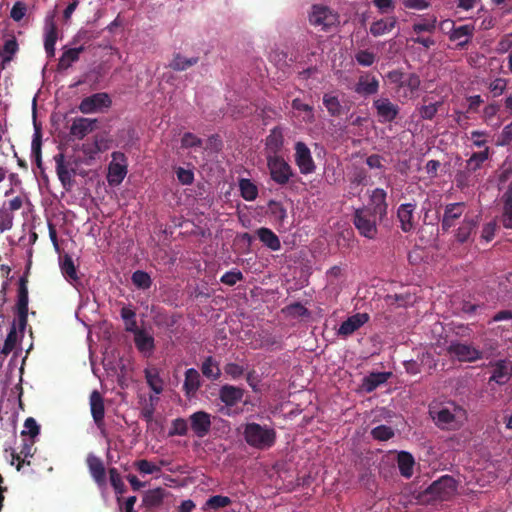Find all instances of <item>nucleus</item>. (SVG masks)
<instances>
[{"instance_id": "16", "label": "nucleus", "mask_w": 512, "mask_h": 512, "mask_svg": "<svg viewBox=\"0 0 512 512\" xmlns=\"http://www.w3.org/2000/svg\"><path fill=\"white\" fill-rule=\"evenodd\" d=\"M368 321L369 315L367 313H356L342 322L337 331V334L338 336L347 338L351 336L359 328H361Z\"/></svg>"}, {"instance_id": "48", "label": "nucleus", "mask_w": 512, "mask_h": 512, "mask_svg": "<svg viewBox=\"0 0 512 512\" xmlns=\"http://www.w3.org/2000/svg\"><path fill=\"white\" fill-rule=\"evenodd\" d=\"M109 478L111 486L113 487L114 491L118 495H123L126 493L127 488L124 484L121 475L119 474L118 470L116 468H110L109 469Z\"/></svg>"}, {"instance_id": "46", "label": "nucleus", "mask_w": 512, "mask_h": 512, "mask_svg": "<svg viewBox=\"0 0 512 512\" xmlns=\"http://www.w3.org/2000/svg\"><path fill=\"white\" fill-rule=\"evenodd\" d=\"M472 174L473 172L468 170L466 167L463 170L457 171L455 175L456 186L459 189H464L474 185Z\"/></svg>"}, {"instance_id": "52", "label": "nucleus", "mask_w": 512, "mask_h": 512, "mask_svg": "<svg viewBox=\"0 0 512 512\" xmlns=\"http://www.w3.org/2000/svg\"><path fill=\"white\" fill-rule=\"evenodd\" d=\"M354 59L360 66L370 67L375 63L376 55L369 50H358Z\"/></svg>"}, {"instance_id": "32", "label": "nucleus", "mask_w": 512, "mask_h": 512, "mask_svg": "<svg viewBox=\"0 0 512 512\" xmlns=\"http://www.w3.org/2000/svg\"><path fill=\"white\" fill-rule=\"evenodd\" d=\"M396 24L397 19L394 16L383 18L374 21L370 25L369 31L374 37H379L392 31L395 28Z\"/></svg>"}, {"instance_id": "15", "label": "nucleus", "mask_w": 512, "mask_h": 512, "mask_svg": "<svg viewBox=\"0 0 512 512\" xmlns=\"http://www.w3.org/2000/svg\"><path fill=\"white\" fill-rule=\"evenodd\" d=\"M379 86L380 82L378 78L369 72H365L359 76L354 91L362 97H368L378 93Z\"/></svg>"}, {"instance_id": "38", "label": "nucleus", "mask_w": 512, "mask_h": 512, "mask_svg": "<svg viewBox=\"0 0 512 512\" xmlns=\"http://www.w3.org/2000/svg\"><path fill=\"white\" fill-rule=\"evenodd\" d=\"M489 157L490 148L485 147V149L482 151L472 153L470 158L466 160L465 167L474 173L482 168L484 162H486L489 159Z\"/></svg>"}, {"instance_id": "33", "label": "nucleus", "mask_w": 512, "mask_h": 512, "mask_svg": "<svg viewBox=\"0 0 512 512\" xmlns=\"http://www.w3.org/2000/svg\"><path fill=\"white\" fill-rule=\"evenodd\" d=\"M85 50L84 46L70 48L63 52L58 62V70L64 71L72 66L73 63L77 62L80 58V54Z\"/></svg>"}, {"instance_id": "45", "label": "nucleus", "mask_w": 512, "mask_h": 512, "mask_svg": "<svg viewBox=\"0 0 512 512\" xmlns=\"http://www.w3.org/2000/svg\"><path fill=\"white\" fill-rule=\"evenodd\" d=\"M120 315L125 323V330L127 332L132 333V332L136 331L137 329H139L137 326V321H136V313L133 309L124 306V307H122V309L120 311Z\"/></svg>"}, {"instance_id": "13", "label": "nucleus", "mask_w": 512, "mask_h": 512, "mask_svg": "<svg viewBox=\"0 0 512 512\" xmlns=\"http://www.w3.org/2000/svg\"><path fill=\"white\" fill-rule=\"evenodd\" d=\"M416 203H403L397 209V219L404 233L411 232L416 227L415 210Z\"/></svg>"}, {"instance_id": "30", "label": "nucleus", "mask_w": 512, "mask_h": 512, "mask_svg": "<svg viewBox=\"0 0 512 512\" xmlns=\"http://www.w3.org/2000/svg\"><path fill=\"white\" fill-rule=\"evenodd\" d=\"M391 375V372H372L363 378L362 389L367 393H371L380 385L387 382Z\"/></svg>"}, {"instance_id": "44", "label": "nucleus", "mask_w": 512, "mask_h": 512, "mask_svg": "<svg viewBox=\"0 0 512 512\" xmlns=\"http://www.w3.org/2000/svg\"><path fill=\"white\" fill-rule=\"evenodd\" d=\"M61 271L64 277L69 281H77L78 275L73 259L69 255H65L60 263Z\"/></svg>"}, {"instance_id": "27", "label": "nucleus", "mask_w": 512, "mask_h": 512, "mask_svg": "<svg viewBox=\"0 0 512 512\" xmlns=\"http://www.w3.org/2000/svg\"><path fill=\"white\" fill-rule=\"evenodd\" d=\"M134 334V343L139 352L144 355H151L155 349L154 337L143 329H137Z\"/></svg>"}, {"instance_id": "35", "label": "nucleus", "mask_w": 512, "mask_h": 512, "mask_svg": "<svg viewBox=\"0 0 512 512\" xmlns=\"http://www.w3.org/2000/svg\"><path fill=\"white\" fill-rule=\"evenodd\" d=\"M397 464L400 474L403 477L410 478L413 475L415 461L413 456L409 452H399L397 456Z\"/></svg>"}, {"instance_id": "43", "label": "nucleus", "mask_w": 512, "mask_h": 512, "mask_svg": "<svg viewBox=\"0 0 512 512\" xmlns=\"http://www.w3.org/2000/svg\"><path fill=\"white\" fill-rule=\"evenodd\" d=\"M131 281L137 289L148 290L152 286L151 276L142 270H136L131 276Z\"/></svg>"}, {"instance_id": "57", "label": "nucleus", "mask_w": 512, "mask_h": 512, "mask_svg": "<svg viewBox=\"0 0 512 512\" xmlns=\"http://www.w3.org/2000/svg\"><path fill=\"white\" fill-rule=\"evenodd\" d=\"M243 279V273L240 270L234 268L222 275L220 282L227 286H234L237 282L242 281Z\"/></svg>"}, {"instance_id": "31", "label": "nucleus", "mask_w": 512, "mask_h": 512, "mask_svg": "<svg viewBox=\"0 0 512 512\" xmlns=\"http://www.w3.org/2000/svg\"><path fill=\"white\" fill-rule=\"evenodd\" d=\"M256 235L260 242L271 251H278L281 249L280 239L271 229L267 227H260L256 230Z\"/></svg>"}, {"instance_id": "49", "label": "nucleus", "mask_w": 512, "mask_h": 512, "mask_svg": "<svg viewBox=\"0 0 512 512\" xmlns=\"http://www.w3.org/2000/svg\"><path fill=\"white\" fill-rule=\"evenodd\" d=\"M268 211L270 215L279 223H283L287 217V212L283 204L275 200L269 201Z\"/></svg>"}, {"instance_id": "54", "label": "nucleus", "mask_w": 512, "mask_h": 512, "mask_svg": "<svg viewBox=\"0 0 512 512\" xmlns=\"http://www.w3.org/2000/svg\"><path fill=\"white\" fill-rule=\"evenodd\" d=\"M420 84L421 80L419 75L416 73H406L401 88H405L409 90L410 94H413L419 89Z\"/></svg>"}, {"instance_id": "22", "label": "nucleus", "mask_w": 512, "mask_h": 512, "mask_svg": "<svg viewBox=\"0 0 512 512\" xmlns=\"http://www.w3.org/2000/svg\"><path fill=\"white\" fill-rule=\"evenodd\" d=\"M284 145V135L281 127L276 126L270 130L265 139V155H279Z\"/></svg>"}, {"instance_id": "55", "label": "nucleus", "mask_w": 512, "mask_h": 512, "mask_svg": "<svg viewBox=\"0 0 512 512\" xmlns=\"http://www.w3.org/2000/svg\"><path fill=\"white\" fill-rule=\"evenodd\" d=\"M17 331L15 324L13 323L12 327L10 328V331L4 341V345L1 350V354L4 356H7L16 346L17 343Z\"/></svg>"}, {"instance_id": "1", "label": "nucleus", "mask_w": 512, "mask_h": 512, "mask_svg": "<svg viewBox=\"0 0 512 512\" xmlns=\"http://www.w3.org/2000/svg\"><path fill=\"white\" fill-rule=\"evenodd\" d=\"M243 435L249 446L259 450L269 449L276 442V432L273 428L255 422L245 425Z\"/></svg>"}, {"instance_id": "39", "label": "nucleus", "mask_w": 512, "mask_h": 512, "mask_svg": "<svg viewBox=\"0 0 512 512\" xmlns=\"http://www.w3.org/2000/svg\"><path fill=\"white\" fill-rule=\"evenodd\" d=\"M28 272H26L23 276L19 279V287H18V299H17V310H28Z\"/></svg>"}, {"instance_id": "62", "label": "nucleus", "mask_w": 512, "mask_h": 512, "mask_svg": "<svg viewBox=\"0 0 512 512\" xmlns=\"http://www.w3.org/2000/svg\"><path fill=\"white\" fill-rule=\"evenodd\" d=\"M488 88L493 97H498L506 90L507 80L504 78H496L490 82Z\"/></svg>"}, {"instance_id": "34", "label": "nucleus", "mask_w": 512, "mask_h": 512, "mask_svg": "<svg viewBox=\"0 0 512 512\" xmlns=\"http://www.w3.org/2000/svg\"><path fill=\"white\" fill-rule=\"evenodd\" d=\"M200 374L194 368H189L185 372V379L183 383V390L187 396L194 395L195 392L200 388Z\"/></svg>"}, {"instance_id": "4", "label": "nucleus", "mask_w": 512, "mask_h": 512, "mask_svg": "<svg viewBox=\"0 0 512 512\" xmlns=\"http://www.w3.org/2000/svg\"><path fill=\"white\" fill-rule=\"evenodd\" d=\"M266 160L270 177L276 184L284 186L295 175L291 165L282 156H267Z\"/></svg>"}, {"instance_id": "2", "label": "nucleus", "mask_w": 512, "mask_h": 512, "mask_svg": "<svg viewBox=\"0 0 512 512\" xmlns=\"http://www.w3.org/2000/svg\"><path fill=\"white\" fill-rule=\"evenodd\" d=\"M377 217L378 215L371 212L370 207L356 209L353 223L361 236L368 239L376 238L378 234Z\"/></svg>"}, {"instance_id": "58", "label": "nucleus", "mask_w": 512, "mask_h": 512, "mask_svg": "<svg viewBox=\"0 0 512 512\" xmlns=\"http://www.w3.org/2000/svg\"><path fill=\"white\" fill-rule=\"evenodd\" d=\"M284 311L293 317H308L310 315L309 310L299 302L288 305Z\"/></svg>"}, {"instance_id": "14", "label": "nucleus", "mask_w": 512, "mask_h": 512, "mask_svg": "<svg viewBox=\"0 0 512 512\" xmlns=\"http://www.w3.org/2000/svg\"><path fill=\"white\" fill-rule=\"evenodd\" d=\"M466 205L464 202L449 203L444 208L441 220V228L443 232H448L460 217L464 214Z\"/></svg>"}, {"instance_id": "5", "label": "nucleus", "mask_w": 512, "mask_h": 512, "mask_svg": "<svg viewBox=\"0 0 512 512\" xmlns=\"http://www.w3.org/2000/svg\"><path fill=\"white\" fill-rule=\"evenodd\" d=\"M433 418L440 428H452L466 418V411L462 407L451 403L449 406L440 408Z\"/></svg>"}, {"instance_id": "56", "label": "nucleus", "mask_w": 512, "mask_h": 512, "mask_svg": "<svg viewBox=\"0 0 512 512\" xmlns=\"http://www.w3.org/2000/svg\"><path fill=\"white\" fill-rule=\"evenodd\" d=\"M187 432V421L184 418H176L172 421V426L168 432V436H185Z\"/></svg>"}, {"instance_id": "20", "label": "nucleus", "mask_w": 512, "mask_h": 512, "mask_svg": "<svg viewBox=\"0 0 512 512\" xmlns=\"http://www.w3.org/2000/svg\"><path fill=\"white\" fill-rule=\"evenodd\" d=\"M475 32V26L473 24H465L461 26H455L453 31L449 35L450 41H457L456 49H465L471 42Z\"/></svg>"}, {"instance_id": "50", "label": "nucleus", "mask_w": 512, "mask_h": 512, "mask_svg": "<svg viewBox=\"0 0 512 512\" xmlns=\"http://www.w3.org/2000/svg\"><path fill=\"white\" fill-rule=\"evenodd\" d=\"M145 379L148 386L156 393L161 394L163 391V380L156 371L146 370Z\"/></svg>"}, {"instance_id": "12", "label": "nucleus", "mask_w": 512, "mask_h": 512, "mask_svg": "<svg viewBox=\"0 0 512 512\" xmlns=\"http://www.w3.org/2000/svg\"><path fill=\"white\" fill-rule=\"evenodd\" d=\"M190 427L198 438H204L211 430V415L203 410L196 411L189 416Z\"/></svg>"}, {"instance_id": "28", "label": "nucleus", "mask_w": 512, "mask_h": 512, "mask_svg": "<svg viewBox=\"0 0 512 512\" xmlns=\"http://www.w3.org/2000/svg\"><path fill=\"white\" fill-rule=\"evenodd\" d=\"M503 204L500 222L506 229H512V180L501 196Z\"/></svg>"}, {"instance_id": "40", "label": "nucleus", "mask_w": 512, "mask_h": 512, "mask_svg": "<svg viewBox=\"0 0 512 512\" xmlns=\"http://www.w3.org/2000/svg\"><path fill=\"white\" fill-rule=\"evenodd\" d=\"M201 371L202 374L210 380H217L221 375L219 365L212 356L205 358L201 366Z\"/></svg>"}, {"instance_id": "8", "label": "nucleus", "mask_w": 512, "mask_h": 512, "mask_svg": "<svg viewBox=\"0 0 512 512\" xmlns=\"http://www.w3.org/2000/svg\"><path fill=\"white\" fill-rule=\"evenodd\" d=\"M294 150V161L300 173L303 175L314 173L316 165L309 147L304 142L298 141L295 143Z\"/></svg>"}, {"instance_id": "21", "label": "nucleus", "mask_w": 512, "mask_h": 512, "mask_svg": "<svg viewBox=\"0 0 512 512\" xmlns=\"http://www.w3.org/2000/svg\"><path fill=\"white\" fill-rule=\"evenodd\" d=\"M387 192L382 188H375L370 194L371 212L378 215L380 221H382L388 211V203L386 201Z\"/></svg>"}, {"instance_id": "64", "label": "nucleus", "mask_w": 512, "mask_h": 512, "mask_svg": "<svg viewBox=\"0 0 512 512\" xmlns=\"http://www.w3.org/2000/svg\"><path fill=\"white\" fill-rule=\"evenodd\" d=\"M111 139L107 133H100L94 136V151H106L110 148Z\"/></svg>"}, {"instance_id": "10", "label": "nucleus", "mask_w": 512, "mask_h": 512, "mask_svg": "<svg viewBox=\"0 0 512 512\" xmlns=\"http://www.w3.org/2000/svg\"><path fill=\"white\" fill-rule=\"evenodd\" d=\"M429 493L437 499L445 501L450 499L457 491V482L451 476L445 475L434 481L428 488Z\"/></svg>"}, {"instance_id": "42", "label": "nucleus", "mask_w": 512, "mask_h": 512, "mask_svg": "<svg viewBox=\"0 0 512 512\" xmlns=\"http://www.w3.org/2000/svg\"><path fill=\"white\" fill-rule=\"evenodd\" d=\"M239 189L241 196L246 201H254L258 196V188L250 179H240Z\"/></svg>"}, {"instance_id": "23", "label": "nucleus", "mask_w": 512, "mask_h": 512, "mask_svg": "<svg viewBox=\"0 0 512 512\" xmlns=\"http://www.w3.org/2000/svg\"><path fill=\"white\" fill-rule=\"evenodd\" d=\"M478 224V216L470 217L466 215L455 232V240L461 244L468 242L472 234L475 233Z\"/></svg>"}, {"instance_id": "7", "label": "nucleus", "mask_w": 512, "mask_h": 512, "mask_svg": "<svg viewBox=\"0 0 512 512\" xmlns=\"http://www.w3.org/2000/svg\"><path fill=\"white\" fill-rule=\"evenodd\" d=\"M112 105L110 96L105 92H99L83 98L78 109L83 114H92L109 108Z\"/></svg>"}, {"instance_id": "29", "label": "nucleus", "mask_w": 512, "mask_h": 512, "mask_svg": "<svg viewBox=\"0 0 512 512\" xmlns=\"http://www.w3.org/2000/svg\"><path fill=\"white\" fill-rule=\"evenodd\" d=\"M166 494L167 491L161 487L147 490L144 493L142 505L148 510L156 509L162 505Z\"/></svg>"}, {"instance_id": "9", "label": "nucleus", "mask_w": 512, "mask_h": 512, "mask_svg": "<svg viewBox=\"0 0 512 512\" xmlns=\"http://www.w3.org/2000/svg\"><path fill=\"white\" fill-rule=\"evenodd\" d=\"M113 161L109 164L107 180L111 186L119 185L127 174L126 157L122 152L112 153Z\"/></svg>"}, {"instance_id": "19", "label": "nucleus", "mask_w": 512, "mask_h": 512, "mask_svg": "<svg viewBox=\"0 0 512 512\" xmlns=\"http://www.w3.org/2000/svg\"><path fill=\"white\" fill-rule=\"evenodd\" d=\"M90 411L96 426H104L105 405L104 398L98 390H93L89 397Z\"/></svg>"}, {"instance_id": "47", "label": "nucleus", "mask_w": 512, "mask_h": 512, "mask_svg": "<svg viewBox=\"0 0 512 512\" xmlns=\"http://www.w3.org/2000/svg\"><path fill=\"white\" fill-rule=\"evenodd\" d=\"M437 18L431 16L429 18H423L420 22L414 23L412 29L415 33L419 34L422 32L432 33L436 29Z\"/></svg>"}, {"instance_id": "11", "label": "nucleus", "mask_w": 512, "mask_h": 512, "mask_svg": "<svg viewBox=\"0 0 512 512\" xmlns=\"http://www.w3.org/2000/svg\"><path fill=\"white\" fill-rule=\"evenodd\" d=\"M337 15L329 8L320 5H314L309 15V22L315 27H320L326 31L337 23Z\"/></svg>"}, {"instance_id": "53", "label": "nucleus", "mask_w": 512, "mask_h": 512, "mask_svg": "<svg viewBox=\"0 0 512 512\" xmlns=\"http://www.w3.org/2000/svg\"><path fill=\"white\" fill-rule=\"evenodd\" d=\"M371 435L375 440L387 441L391 439L395 433L392 427L379 425L371 430Z\"/></svg>"}, {"instance_id": "59", "label": "nucleus", "mask_w": 512, "mask_h": 512, "mask_svg": "<svg viewBox=\"0 0 512 512\" xmlns=\"http://www.w3.org/2000/svg\"><path fill=\"white\" fill-rule=\"evenodd\" d=\"M350 182L357 186H366L369 183V175L364 168H355L350 178Z\"/></svg>"}, {"instance_id": "26", "label": "nucleus", "mask_w": 512, "mask_h": 512, "mask_svg": "<svg viewBox=\"0 0 512 512\" xmlns=\"http://www.w3.org/2000/svg\"><path fill=\"white\" fill-rule=\"evenodd\" d=\"M244 389L225 384L219 390V399L228 407L236 405L242 400Z\"/></svg>"}, {"instance_id": "17", "label": "nucleus", "mask_w": 512, "mask_h": 512, "mask_svg": "<svg viewBox=\"0 0 512 512\" xmlns=\"http://www.w3.org/2000/svg\"><path fill=\"white\" fill-rule=\"evenodd\" d=\"M97 119H90L84 117H76L73 119L70 126V135L78 140H82L89 133L96 129Z\"/></svg>"}, {"instance_id": "24", "label": "nucleus", "mask_w": 512, "mask_h": 512, "mask_svg": "<svg viewBox=\"0 0 512 512\" xmlns=\"http://www.w3.org/2000/svg\"><path fill=\"white\" fill-rule=\"evenodd\" d=\"M87 466L97 485L99 487L104 486L106 484V470L103 461L99 457L90 454L87 457Z\"/></svg>"}, {"instance_id": "18", "label": "nucleus", "mask_w": 512, "mask_h": 512, "mask_svg": "<svg viewBox=\"0 0 512 512\" xmlns=\"http://www.w3.org/2000/svg\"><path fill=\"white\" fill-rule=\"evenodd\" d=\"M56 163V173L62 186L69 190L73 185V175L75 174L74 169H69V163L66 162L63 153H58L54 156Z\"/></svg>"}, {"instance_id": "3", "label": "nucleus", "mask_w": 512, "mask_h": 512, "mask_svg": "<svg viewBox=\"0 0 512 512\" xmlns=\"http://www.w3.org/2000/svg\"><path fill=\"white\" fill-rule=\"evenodd\" d=\"M446 351L459 362H476L483 357V352L474 344L458 340H449Z\"/></svg>"}, {"instance_id": "41", "label": "nucleus", "mask_w": 512, "mask_h": 512, "mask_svg": "<svg viewBox=\"0 0 512 512\" xmlns=\"http://www.w3.org/2000/svg\"><path fill=\"white\" fill-rule=\"evenodd\" d=\"M323 104L328 113L333 117H338L343 113V107L336 95L325 93L323 96Z\"/></svg>"}, {"instance_id": "37", "label": "nucleus", "mask_w": 512, "mask_h": 512, "mask_svg": "<svg viewBox=\"0 0 512 512\" xmlns=\"http://www.w3.org/2000/svg\"><path fill=\"white\" fill-rule=\"evenodd\" d=\"M199 61V57L186 58L180 53H175L168 67L174 71H185L190 67L196 65Z\"/></svg>"}, {"instance_id": "61", "label": "nucleus", "mask_w": 512, "mask_h": 512, "mask_svg": "<svg viewBox=\"0 0 512 512\" xmlns=\"http://www.w3.org/2000/svg\"><path fill=\"white\" fill-rule=\"evenodd\" d=\"M231 502V499L227 496L215 495L207 500V506L211 509L217 510L229 506Z\"/></svg>"}, {"instance_id": "25", "label": "nucleus", "mask_w": 512, "mask_h": 512, "mask_svg": "<svg viewBox=\"0 0 512 512\" xmlns=\"http://www.w3.org/2000/svg\"><path fill=\"white\" fill-rule=\"evenodd\" d=\"M512 376V365L506 360H498L492 365L490 381L499 385L506 384Z\"/></svg>"}, {"instance_id": "51", "label": "nucleus", "mask_w": 512, "mask_h": 512, "mask_svg": "<svg viewBox=\"0 0 512 512\" xmlns=\"http://www.w3.org/2000/svg\"><path fill=\"white\" fill-rule=\"evenodd\" d=\"M134 468L141 474H154L161 472V467L146 460L140 459L133 463Z\"/></svg>"}, {"instance_id": "36", "label": "nucleus", "mask_w": 512, "mask_h": 512, "mask_svg": "<svg viewBox=\"0 0 512 512\" xmlns=\"http://www.w3.org/2000/svg\"><path fill=\"white\" fill-rule=\"evenodd\" d=\"M57 26L53 21H50L46 25L45 39H44V48L48 55V57H53L55 55V43L57 41Z\"/></svg>"}, {"instance_id": "6", "label": "nucleus", "mask_w": 512, "mask_h": 512, "mask_svg": "<svg viewBox=\"0 0 512 512\" xmlns=\"http://www.w3.org/2000/svg\"><path fill=\"white\" fill-rule=\"evenodd\" d=\"M372 107L376 111L378 122L381 124L394 122L400 112V107L389 98H378L373 100Z\"/></svg>"}, {"instance_id": "63", "label": "nucleus", "mask_w": 512, "mask_h": 512, "mask_svg": "<svg viewBox=\"0 0 512 512\" xmlns=\"http://www.w3.org/2000/svg\"><path fill=\"white\" fill-rule=\"evenodd\" d=\"M439 106H441V102L421 106L419 108L420 117L425 120H432L435 117Z\"/></svg>"}, {"instance_id": "60", "label": "nucleus", "mask_w": 512, "mask_h": 512, "mask_svg": "<svg viewBox=\"0 0 512 512\" xmlns=\"http://www.w3.org/2000/svg\"><path fill=\"white\" fill-rule=\"evenodd\" d=\"M203 141L201 138L196 136L191 132H186L183 134L181 138V147L182 148H193V147H201Z\"/></svg>"}]
</instances>
